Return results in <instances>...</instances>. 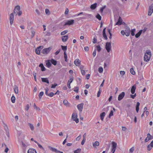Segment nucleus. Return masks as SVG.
Instances as JSON below:
<instances>
[{"instance_id":"nucleus-33","label":"nucleus","mask_w":153,"mask_h":153,"mask_svg":"<svg viewBox=\"0 0 153 153\" xmlns=\"http://www.w3.org/2000/svg\"><path fill=\"white\" fill-rule=\"evenodd\" d=\"M99 145V143L98 141H96L94 143H93V146L94 147H95L97 146H98Z\"/></svg>"},{"instance_id":"nucleus-10","label":"nucleus","mask_w":153,"mask_h":153,"mask_svg":"<svg viewBox=\"0 0 153 153\" xmlns=\"http://www.w3.org/2000/svg\"><path fill=\"white\" fill-rule=\"evenodd\" d=\"M125 32L126 35L127 36H128L130 35L131 32L130 28L129 27H126L125 30Z\"/></svg>"},{"instance_id":"nucleus-56","label":"nucleus","mask_w":153,"mask_h":153,"mask_svg":"<svg viewBox=\"0 0 153 153\" xmlns=\"http://www.w3.org/2000/svg\"><path fill=\"white\" fill-rule=\"evenodd\" d=\"M33 107H34V108H35L36 109V110H40V108H39V107H37L36 106V105L35 104V103H34V104Z\"/></svg>"},{"instance_id":"nucleus-28","label":"nucleus","mask_w":153,"mask_h":153,"mask_svg":"<svg viewBox=\"0 0 153 153\" xmlns=\"http://www.w3.org/2000/svg\"><path fill=\"white\" fill-rule=\"evenodd\" d=\"M142 30H140L135 35V37L137 38H138L141 35L142 33Z\"/></svg>"},{"instance_id":"nucleus-57","label":"nucleus","mask_w":153,"mask_h":153,"mask_svg":"<svg viewBox=\"0 0 153 153\" xmlns=\"http://www.w3.org/2000/svg\"><path fill=\"white\" fill-rule=\"evenodd\" d=\"M35 34V32L33 30L31 32V38H32L34 36Z\"/></svg>"},{"instance_id":"nucleus-62","label":"nucleus","mask_w":153,"mask_h":153,"mask_svg":"<svg viewBox=\"0 0 153 153\" xmlns=\"http://www.w3.org/2000/svg\"><path fill=\"white\" fill-rule=\"evenodd\" d=\"M92 42L94 43H96L97 42V39L96 38H94Z\"/></svg>"},{"instance_id":"nucleus-26","label":"nucleus","mask_w":153,"mask_h":153,"mask_svg":"<svg viewBox=\"0 0 153 153\" xmlns=\"http://www.w3.org/2000/svg\"><path fill=\"white\" fill-rule=\"evenodd\" d=\"M105 113L103 112L101 113L100 114V119L102 120L105 115Z\"/></svg>"},{"instance_id":"nucleus-32","label":"nucleus","mask_w":153,"mask_h":153,"mask_svg":"<svg viewBox=\"0 0 153 153\" xmlns=\"http://www.w3.org/2000/svg\"><path fill=\"white\" fill-rule=\"evenodd\" d=\"M28 125L30 128L31 130L32 131L34 129V127L33 126L32 124L29 123H28Z\"/></svg>"},{"instance_id":"nucleus-61","label":"nucleus","mask_w":153,"mask_h":153,"mask_svg":"<svg viewBox=\"0 0 153 153\" xmlns=\"http://www.w3.org/2000/svg\"><path fill=\"white\" fill-rule=\"evenodd\" d=\"M29 108V106L28 104H27L26 105V108H25V110L27 111Z\"/></svg>"},{"instance_id":"nucleus-5","label":"nucleus","mask_w":153,"mask_h":153,"mask_svg":"<svg viewBox=\"0 0 153 153\" xmlns=\"http://www.w3.org/2000/svg\"><path fill=\"white\" fill-rule=\"evenodd\" d=\"M51 48H44L41 51V53L45 54H48L50 51Z\"/></svg>"},{"instance_id":"nucleus-13","label":"nucleus","mask_w":153,"mask_h":153,"mask_svg":"<svg viewBox=\"0 0 153 153\" xmlns=\"http://www.w3.org/2000/svg\"><path fill=\"white\" fill-rule=\"evenodd\" d=\"M74 20L71 19L67 21L65 24V25H71L74 23Z\"/></svg>"},{"instance_id":"nucleus-4","label":"nucleus","mask_w":153,"mask_h":153,"mask_svg":"<svg viewBox=\"0 0 153 153\" xmlns=\"http://www.w3.org/2000/svg\"><path fill=\"white\" fill-rule=\"evenodd\" d=\"M153 12V3H152L150 6H149V11L148 12V15L150 16L152 13Z\"/></svg>"},{"instance_id":"nucleus-6","label":"nucleus","mask_w":153,"mask_h":153,"mask_svg":"<svg viewBox=\"0 0 153 153\" xmlns=\"http://www.w3.org/2000/svg\"><path fill=\"white\" fill-rule=\"evenodd\" d=\"M14 16L13 13H11L10 14V23L11 25H12L13 22Z\"/></svg>"},{"instance_id":"nucleus-50","label":"nucleus","mask_w":153,"mask_h":153,"mask_svg":"<svg viewBox=\"0 0 153 153\" xmlns=\"http://www.w3.org/2000/svg\"><path fill=\"white\" fill-rule=\"evenodd\" d=\"M134 147H133L130 149L129 152H130V153H132L133 152L134 150Z\"/></svg>"},{"instance_id":"nucleus-21","label":"nucleus","mask_w":153,"mask_h":153,"mask_svg":"<svg viewBox=\"0 0 153 153\" xmlns=\"http://www.w3.org/2000/svg\"><path fill=\"white\" fill-rule=\"evenodd\" d=\"M39 66L41 68V70L42 71H44L46 70V68L44 66L42 63H40L39 65Z\"/></svg>"},{"instance_id":"nucleus-23","label":"nucleus","mask_w":153,"mask_h":153,"mask_svg":"<svg viewBox=\"0 0 153 153\" xmlns=\"http://www.w3.org/2000/svg\"><path fill=\"white\" fill-rule=\"evenodd\" d=\"M50 149L52 151L56 153H58V150L54 148H53L50 146H49Z\"/></svg>"},{"instance_id":"nucleus-30","label":"nucleus","mask_w":153,"mask_h":153,"mask_svg":"<svg viewBox=\"0 0 153 153\" xmlns=\"http://www.w3.org/2000/svg\"><path fill=\"white\" fill-rule=\"evenodd\" d=\"M64 51V58H67V55L66 53V51L67 50V48H62Z\"/></svg>"},{"instance_id":"nucleus-44","label":"nucleus","mask_w":153,"mask_h":153,"mask_svg":"<svg viewBox=\"0 0 153 153\" xmlns=\"http://www.w3.org/2000/svg\"><path fill=\"white\" fill-rule=\"evenodd\" d=\"M63 103L66 106L68 105V102L67 100H64L63 101Z\"/></svg>"},{"instance_id":"nucleus-59","label":"nucleus","mask_w":153,"mask_h":153,"mask_svg":"<svg viewBox=\"0 0 153 153\" xmlns=\"http://www.w3.org/2000/svg\"><path fill=\"white\" fill-rule=\"evenodd\" d=\"M82 74L83 75H84L85 74V71L83 70H81Z\"/></svg>"},{"instance_id":"nucleus-38","label":"nucleus","mask_w":153,"mask_h":153,"mask_svg":"<svg viewBox=\"0 0 153 153\" xmlns=\"http://www.w3.org/2000/svg\"><path fill=\"white\" fill-rule=\"evenodd\" d=\"M34 142L36 143V144H37L38 146L40 148L42 149H44V148H43L42 146L40 144H39L36 141H34Z\"/></svg>"},{"instance_id":"nucleus-49","label":"nucleus","mask_w":153,"mask_h":153,"mask_svg":"<svg viewBox=\"0 0 153 153\" xmlns=\"http://www.w3.org/2000/svg\"><path fill=\"white\" fill-rule=\"evenodd\" d=\"M105 7H106V6H104L103 7H101L100 8V11L101 13H102L103 12L104 9L105 8Z\"/></svg>"},{"instance_id":"nucleus-40","label":"nucleus","mask_w":153,"mask_h":153,"mask_svg":"<svg viewBox=\"0 0 153 153\" xmlns=\"http://www.w3.org/2000/svg\"><path fill=\"white\" fill-rule=\"evenodd\" d=\"M46 65L49 68L51 66V62L48 61L46 63Z\"/></svg>"},{"instance_id":"nucleus-47","label":"nucleus","mask_w":153,"mask_h":153,"mask_svg":"<svg viewBox=\"0 0 153 153\" xmlns=\"http://www.w3.org/2000/svg\"><path fill=\"white\" fill-rule=\"evenodd\" d=\"M113 112L112 110H111L110 111V114H109L108 117L109 118H110L111 117V116H113Z\"/></svg>"},{"instance_id":"nucleus-39","label":"nucleus","mask_w":153,"mask_h":153,"mask_svg":"<svg viewBox=\"0 0 153 153\" xmlns=\"http://www.w3.org/2000/svg\"><path fill=\"white\" fill-rule=\"evenodd\" d=\"M81 151V149H77L76 150L74 151V153H79Z\"/></svg>"},{"instance_id":"nucleus-41","label":"nucleus","mask_w":153,"mask_h":153,"mask_svg":"<svg viewBox=\"0 0 153 153\" xmlns=\"http://www.w3.org/2000/svg\"><path fill=\"white\" fill-rule=\"evenodd\" d=\"M96 17L99 20H101V17L99 14H97V15L96 16Z\"/></svg>"},{"instance_id":"nucleus-43","label":"nucleus","mask_w":153,"mask_h":153,"mask_svg":"<svg viewBox=\"0 0 153 153\" xmlns=\"http://www.w3.org/2000/svg\"><path fill=\"white\" fill-rule=\"evenodd\" d=\"M103 71V69L102 67H100L98 69V71L100 73H102Z\"/></svg>"},{"instance_id":"nucleus-8","label":"nucleus","mask_w":153,"mask_h":153,"mask_svg":"<svg viewBox=\"0 0 153 153\" xmlns=\"http://www.w3.org/2000/svg\"><path fill=\"white\" fill-rule=\"evenodd\" d=\"M125 95V93L124 92H122L120 94L118 97V99L119 101H120L122 100Z\"/></svg>"},{"instance_id":"nucleus-1","label":"nucleus","mask_w":153,"mask_h":153,"mask_svg":"<svg viewBox=\"0 0 153 153\" xmlns=\"http://www.w3.org/2000/svg\"><path fill=\"white\" fill-rule=\"evenodd\" d=\"M151 51L149 50H147L144 57V61L146 62H149L151 58Z\"/></svg>"},{"instance_id":"nucleus-60","label":"nucleus","mask_w":153,"mask_h":153,"mask_svg":"<svg viewBox=\"0 0 153 153\" xmlns=\"http://www.w3.org/2000/svg\"><path fill=\"white\" fill-rule=\"evenodd\" d=\"M120 73L121 75H123L125 74V72L124 71H120Z\"/></svg>"},{"instance_id":"nucleus-25","label":"nucleus","mask_w":153,"mask_h":153,"mask_svg":"<svg viewBox=\"0 0 153 153\" xmlns=\"http://www.w3.org/2000/svg\"><path fill=\"white\" fill-rule=\"evenodd\" d=\"M97 5V4L96 3H95L91 5L90 8L92 10L96 8Z\"/></svg>"},{"instance_id":"nucleus-34","label":"nucleus","mask_w":153,"mask_h":153,"mask_svg":"<svg viewBox=\"0 0 153 153\" xmlns=\"http://www.w3.org/2000/svg\"><path fill=\"white\" fill-rule=\"evenodd\" d=\"M111 43L110 42H106L105 48H111Z\"/></svg>"},{"instance_id":"nucleus-11","label":"nucleus","mask_w":153,"mask_h":153,"mask_svg":"<svg viewBox=\"0 0 153 153\" xmlns=\"http://www.w3.org/2000/svg\"><path fill=\"white\" fill-rule=\"evenodd\" d=\"M83 103H82L79 104H78L77 105V108L79 111L81 112L82 111L83 108Z\"/></svg>"},{"instance_id":"nucleus-22","label":"nucleus","mask_w":153,"mask_h":153,"mask_svg":"<svg viewBox=\"0 0 153 153\" xmlns=\"http://www.w3.org/2000/svg\"><path fill=\"white\" fill-rule=\"evenodd\" d=\"M42 81L43 82H46L48 84L49 83V81L47 78H41Z\"/></svg>"},{"instance_id":"nucleus-29","label":"nucleus","mask_w":153,"mask_h":153,"mask_svg":"<svg viewBox=\"0 0 153 153\" xmlns=\"http://www.w3.org/2000/svg\"><path fill=\"white\" fill-rule=\"evenodd\" d=\"M153 138V137H146V139H145V141L146 142H147L149 140L152 139Z\"/></svg>"},{"instance_id":"nucleus-31","label":"nucleus","mask_w":153,"mask_h":153,"mask_svg":"<svg viewBox=\"0 0 153 153\" xmlns=\"http://www.w3.org/2000/svg\"><path fill=\"white\" fill-rule=\"evenodd\" d=\"M14 91L16 94H18V88L16 85H15L14 88Z\"/></svg>"},{"instance_id":"nucleus-24","label":"nucleus","mask_w":153,"mask_h":153,"mask_svg":"<svg viewBox=\"0 0 153 153\" xmlns=\"http://www.w3.org/2000/svg\"><path fill=\"white\" fill-rule=\"evenodd\" d=\"M42 48H36L35 52L36 54L39 55L40 53V51H41Z\"/></svg>"},{"instance_id":"nucleus-63","label":"nucleus","mask_w":153,"mask_h":153,"mask_svg":"<svg viewBox=\"0 0 153 153\" xmlns=\"http://www.w3.org/2000/svg\"><path fill=\"white\" fill-rule=\"evenodd\" d=\"M81 138V135H80L76 137V140L77 141H79Z\"/></svg>"},{"instance_id":"nucleus-27","label":"nucleus","mask_w":153,"mask_h":153,"mask_svg":"<svg viewBox=\"0 0 153 153\" xmlns=\"http://www.w3.org/2000/svg\"><path fill=\"white\" fill-rule=\"evenodd\" d=\"M51 63L53 65H56L57 64V61L56 60L53 59H51Z\"/></svg>"},{"instance_id":"nucleus-52","label":"nucleus","mask_w":153,"mask_h":153,"mask_svg":"<svg viewBox=\"0 0 153 153\" xmlns=\"http://www.w3.org/2000/svg\"><path fill=\"white\" fill-rule=\"evenodd\" d=\"M57 85V84L56 83H55L54 84H52L51 87V88H55L56 86Z\"/></svg>"},{"instance_id":"nucleus-20","label":"nucleus","mask_w":153,"mask_h":153,"mask_svg":"<svg viewBox=\"0 0 153 153\" xmlns=\"http://www.w3.org/2000/svg\"><path fill=\"white\" fill-rule=\"evenodd\" d=\"M68 38V36L65 35L62 37V41L63 42H65L67 40Z\"/></svg>"},{"instance_id":"nucleus-19","label":"nucleus","mask_w":153,"mask_h":153,"mask_svg":"<svg viewBox=\"0 0 153 153\" xmlns=\"http://www.w3.org/2000/svg\"><path fill=\"white\" fill-rule=\"evenodd\" d=\"M105 29L106 28H105L102 31V35L103 37L105 39H107V36L105 34Z\"/></svg>"},{"instance_id":"nucleus-58","label":"nucleus","mask_w":153,"mask_h":153,"mask_svg":"<svg viewBox=\"0 0 153 153\" xmlns=\"http://www.w3.org/2000/svg\"><path fill=\"white\" fill-rule=\"evenodd\" d=\"M96 49H95L94 50V52L93 53V55L94 56H95L96 55Z\"/></svg>"},{"instance_id":"nucleus-16","label":"nucleus","mask_w":153,"mask_h":153,"mask_svg":"<svg viewBox=\"0 0 153 153\" xmlns=\"http://www.w3.org/2000/svg\"><path fill=\"white\" fill-rule=\"evenodd\" d=\"M136 89V86L135 85H134L131 87V92L132 94H134L135 92Z\"/></svg>"},{"instance_id":"nucleus-3","label":"nucleus","mask_w":153,"mask_h":153,"mask_svg":"<svg viewBox=\"0 0 153 153\" xmlns=\"http://www.w3.org/2000/svg\"><path fill=\"white\" fill-rule=\"evenodd\" d=\"M112 146L111 149V152L112 153H114L117 146V144L114 141H113L111 143Z\"/></svg>"},{"instance_id":"nucleus-2","label":"nucleus","mask_w":153,"mask_h":153,"mask_svg":"<svg viewBox=\"0 0 153 153\" xmlns=\"http://www.w3.org/2000/svg\"><path fill=\"white\" fill-rule=\"evenodd\" d=\"M77 114L76 113H73L72 114L71 118L74 121H75L76 123H78L79 122V119L77 118Z\"/></svg>"},{"instance_id":"nucleus-48","label":"nucleus","mask_w":153,"mask_h":153,"mask_svg":"<svg viewBox=\"0 0 153 153\" xmlns=\"http://www.w3.org/2000/svg\"><path fill=\"white\" fill-rule=\"evenodd\" d=\"M45 12L47 14L49 15L50 14V11L48 9H45Z\"/></svg>"},{"instance_id":"nucleus-18","label":"nucleus","mask_w":153,"mask_h":153,"mask_svg":"<svg viewBox=\"0 0 153 153\" xmlns=\"http://www.w3.org/2000/svg\"><path fill=\"white\" fill-rule=\"evenodd\" d=\"M122 20L120 17L119 16L118 19V20L117 22L116 23V25H121L122 22Z\"/></svg>"},{"instance_id":"nucleus-36","label":"nucleus","mask_w":153,"mask_h":153,"mask_svg":"<svg viewBox=\"0 0 153 153\" xmlns=\"http://www.w3.org/2000/svg\"><path fill=\"white\" fill-rule=\"evenodd\" d=\"M135 29H133L131 30V34L132 36H133L135 35Z\"/></svg>"},{"instance_id":"nucleus-17","label":"nucleus","mask_w":153,"mask_h":153,"mask_svg":"<svg viewBox=\"0 0 153 153\" xmlns=\"http://www.w3.org/2000/svg\"><path fill=\"white\" fill-rule=\"evenodd\" d=\"M27 153H37L36 150L34 149H29L27 152Z\"/></svg>"},{"instance_id":"nucleus-45","label":"nucleus","mask_w":153,"mask_h":153,"mask_svg":"<svg viewBox=\"0 0 153 153\" xmlns=\"http://www.w3.org/2000/svg\"><path fill=\"white\" fill-rule=\"evenodd\" d=\"M44 94V92L43 91L41 92L39 95V99H41L42 96Z\"/></svg>"},{"instance_id":"nucleus-9","label":"nucleus","mask_w":153,"mask_h":153,"mask_svg":"<svg viewBox=\"0 0 153 153\" xmlns=\"http://www.w3.org/2000/svg\"><path fill=\"white\" fill-rule=\"evenodd\" d=\"M4 130L6 131V135L8 137H10L9 133V129L7 126L5 125L4 126Z\"/></svg>"},{"instance_id":"nucleus-7","label":"nucleus","mask_w":153,"mask_h":153,"mask_svg":"<svg viewBox=\"0 0 153 153\" xmlns=\"http://www.w3.org/2000/svg\"><path fill=\"white\" fill-rule=\"evenodd\" d=\"M20 7L19 6L17 5L15 7L14 10V13L15 14L16 13L17 15L18 12L20 10Z\"/></svg>"},{"instance_id":"nucleus-53","label":"nucleus","mask_w":153,"mask_h":153,"mask_svg":"<svg viewBox=\"0 0 153 153\" xmlns=\"http://www.w3.org/2000/svg\"><path fill=\"white\" fill-rule=\"evenodd\" d=\"M130 97L132 99H134V98L136 96V94H135L134 95H133L132 94H131L130 95Z\"/></svg>"},{"instance_id":"nucleus-54","label":"nucleus","mask_w":153,"mask_h":153,"mask_svg":"<svg viewBox=\"0 0 153 153\" xmlns=\"http://www.w3.org/2000/svg\"><path fill=\"white\" fill-rule=\"evenodd\" d=\"M54 94H55L53 92H51L49 94L48 96L50 97H52L53 96Z\"/></svg>"},{"instance_id":"nucleus-55","label":"nucleus","mask_w":153,"mask_h":153,"mask_svg":"<svg viewBox=\"0 0 153 153\" xmlns=\"http://www.w3.org/2000/svg\"><path fill=\"white\" fill-rule=\"evenodd\" d=\"M68 12H69V10H68V8H66L65 9V15H67V14H68Z\"/></svg>"},{"instance_id":"nucleus-12","label":"nucleus","mask_w":153,"mask_h":153,"mask_svg":"<svg viewBox=\"0 0 153 153\" xmlns=\"http://www.w3.org/2000/svg\"><path fill=\"white\" fill-rule=\"evenodd\" d=\"M70 77L71 78L68 81V87L69 88H71L70 84L73 81L74 79L73 76H71Z\"/></svg>"},{"instance_id":"nucleus-42","label":"nucleus","mask_w":153,"mask_h":153,"mask_svg":"<svg viewBox=\"0 0 153 153\" xmlns=\"http://www.w3.org/2000/svg\"><path fill=\"white\" fill-rule=\"evenodd\" d=\"M68 32V30H65L62 32L61 33V35H63L66 34Z\"/></svg>"},{"instance_id":"nucleus-37","label":"nucleus","mask_w":153,"mask_h":153,"mask_svg":"<svg viewBox=\"0 0 153 153\" xmlns=\"http://www.w3.org/2000/svg\"><path fill=\"white\" fill-rule=\"evenodd\" d=\"M11 101L12 103H14L15 102V97L14 96H12L11 97Z\"/></svg>"},{"instance_id":"nucleus-15","label":"nucleus","mask_w":153,"mask_h":153,"mask_svg":"<svg viewBox=\"0 0 153 153\" xmlns=\"http://www.w3.org/2000/svg\"><path fill=\"white\" fill-rule=\"evenodd\" d=\"M80 61L79 59H76L74 62V64L76 66H79L80 64Z\"/></svg>"},{"instance_id":"nucleus-14","label":"nucleus","mask_w":153,"mask_h":153,"mask_svg":"<svg viewBox=\"0 0 153 153\" xmlns=\"http://www.w3.org/2000/svg\"><path fill=\"white\" fill-rule=\"evenodd\" d=\"M152 147H153V140L151 142V143L148 146V150L149 151H150Z\"/></svg>"},{"instance_id":"nucleus-35","label":"nucleus","mask_w":153,"mask_h":153,"mask_svg":"<svg viewBox=\"0 0 153 153\" xmlns=\"http://www.w3.org/2000/svg\"><path fill=\"white\" fill-rule=\"evenodd\" d=\"M130 72L133 75H135V72L134 71V69L133 68H131L130 69Z\"/></svg>"},{"instance_id":"nucleus-46","label":"nucleus","mask_w":153,"mask_h":153,"mask_svg":"<svg viewBox=\"0 0 153 153\" xmlns=\"http://www.w3.org/2000/svg\"><path fill=\"white\" fill-rule=\"evenodd\" d=\"M45 94L47 96H48V95L49 94H48V91L49 90V89H48V88L47 87L46 88H45Z\"/></svg>"},{"instance_id":"nucleus-64","label":"nucleus","mask_w":153,"mask_h":153,"mask_svg":"<svg viewBox=\"0 0 153 153\" xmlns=\"http://www.w3.org/2000/svg\"><path fill=\"white\" fill-rule=\"evenodd\" d=\"M35 11L38 15H40V13L38 10L36 9V10Z\"/></svg>"},{"instance_id":"nucleus-51","label":"nucleus","mask_w":153,"mask_h":153,"mask_svg":"<svg viewBox=\"0 0 153 153\" xmlns=\"http://www.w3.org/2000/svg\"><path fill=\"white\" fill-rule=\"evenodd\" d=\"M79 89V88L78 87H75V89L74 90V91L76 93H78V92Z\"/></svg>"}]
</instances>
